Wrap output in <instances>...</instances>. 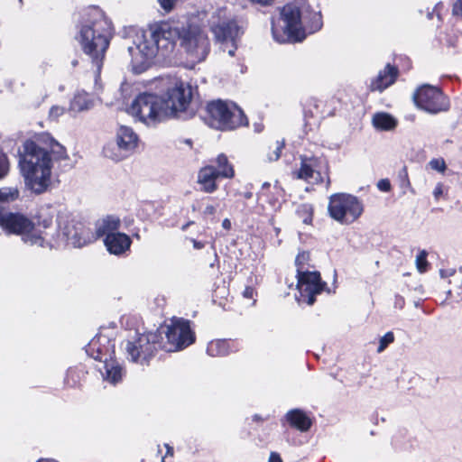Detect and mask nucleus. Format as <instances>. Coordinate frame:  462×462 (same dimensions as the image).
Returning a JSON list of instances; mask_svg holds the SVG:
<instances>
[{
	"mask_svg": "<svg viewBox=\"0 0 462 462\" xmlns=\"http://www.w3.org/2000/svg\"><path fill=\"white\" fill-rule=\"evenodd\" d=\"M67 157L65 147L50 134L44 133L34 141H26L19 161L26 185L35 193L44 192L51 184L53 161Z\"/></svg>",
	"mask_w": 462,
	"mask_h": 462,
	"instance_id": "nucleus-1",
	"label": "nucleus"
},
{
	"mask_svg": "<svg viewBox=\"0 0 462 462\" xmlns=\"http://www.w3.org/2000/svg\"><path fill=\"white\" fill-rule=\"evenodd\" d=\"M192 95V87L179 81L167 91L166 98L149 93L140 94L128 108V113L146 125H154L170 116L187 119Z\"/></svg>",
	"mask_w": 462,
	"mask_h": 462,
	"instance_id": "nucleus-2",
	"label": "nucleus"
},
{
	"mask_svg": "<svg viewBox=\"0 0 462 462\" xmlns=\"http://www.w3.org/2000/svg\"><path fill=\"white\" fill-rule=\"evenodd\" d=\"M283 25H273L274 40L280 43L300 42L307 34L319 31L323 25L320 12L313 11L307 0H293L281 12Z\"/></svg>",
	"mask_w": 462,
	"mask_h": 462,
	"instance_id": "nucleus-3",
	"label": "nucleus"
},
{
	"mask_svg": "<svg viewBox=\"0 0 462 462\" xmlns=\"http://www.w3.org/2000/svg\"><path fill=\"white\" fill-rule=\"evenodd\" d=\"M112 25L98 8H91L79 27L77 40L83 51L90 57L97 71L99 72L105 53L109 46Z\"/></svg>",
	"mask_w": 462,
	"mask_h": 462,
	"instance_id": "nucleus-4",
	"label": "nucleus"
},
{
	"mask_svg": "<svg viewBox=\"0 0 462 462\" xmlns=\"http://www.w3.org/2000/svg\"><path fill=\"white\" fill-rule=\"evenodd\" d=\"M19 196L16 188L5 187L0 189V225L11 233L21 235L24 243L29 245H42V238L35 233H30L33 230V225L30 219L22 214L4 212L3 204L15 200Z\"/></svg>",
	"mask_w": 462,
	"mask_h": 462,
	"instance_id": "nucleus-5",
	"label": "nucleus"
},
{
	"mask_svg": "<svg viewBox=\"0 0 462 462\" xmlns=\"http://www.w3.org/2000/svg\"><path fill=\"white\" fill-rule=\"evenodd\" d=\"M204 119L210 127L218 130H232L248 124L244 112L235 103L220 99L207 105Z\"/></svg>",
	"mask_w": 462,
	"mask_h": 462,
	"instance_id": "nucleus-6",
	"label": "nucleus"
},
{
	"mask_svg": "<svg viewBox=\"0 0 462 462\" xmlns=\"http://www.w3.org/2000/svg\"><path fill=\"white\" fill-rule=\"evenodd\" d=\"M160 338V332L136 334L128 338L123 342L127 359L142 365H148L156 352L161 349Z\"/></svg>",
	"mask_w": 462,
	"mask_h": 462,
	"instance_id": "nucleus-7",
	"label": "nucleus"
},
{
	"mask_svg": "<svg viewBox=\"0 0 462 462\" xmlns=\"http://www.w3.org/2000/svg\"><path fill=\"white\" fill-rule=\"evenodd\" d=\"M155 332L161 333V349L166 352H174L182 349L195 340V335L190 329L189 321L182 319L172 320L165 328H160Z\"/></svg>",
	"mask_w": 462,
	"mask_h": 462,
	"instance_id": "nucleus-8",
	"label": "nucleus"
},
{
	"mask_svg": "<svg viewBox=\"0 0 462 462\" xmlns=\"http://www.w3.org/2000/svg\"><path fill=\"white\" fill-rule=\"evenodd\" d=\"M178 38L180 46L194 61H202L209 52V40L207 33L196 24L180 28Z\"/></svg>",
	"mask_w": 462,
	"mask_h": 462,
	"instance_id": "nucleus-9",
	"label": "nucleus"
},
{
	"mask_svg": "<svg viewBox=\"0 0 462 462\" xmlns=\"http://www.w3.org/2000/svg\"><path fill=\"white\" fill-rule=\"evenodd\" d=\"M328 209L332 218L347 225L362 215L364 205L356 196L337 193L330 196Z\"/></svg>",
	"mask_w": 462,
	"mask_h": 462,
	"instance_id": "nucleus-10",
	"label": "nucleus"
},
{
	"mask_svg": "<svg viewBox=\"0 0 462 462\" xmlns=\"http://www.w3.org/2000/svg\"><path fill=\"white\" fill-rule=\"evenodd\" d=\"M127 51L132 58V64L137 72H142L150 65L152 60L158 54L156 41L152 39L150 31L137 35L134 45L128 46Z\"/></svg>",
	"mask_w": 462,
	"mask_h": 462,
	"instance_id": "nucleus-11",
	"label": "nucleus"
},
{
	"mask_svg": "<svg viewBox=\"0 0 462 462\" xmlns=\"http://www.w3.org/2000/svg\"><path fill=\"white\" fill-rule=\"evenodd\" d=\"M211 32L217 42L221 43L223 51L233 57L237 49L236 41L244 33L243 26L235 18L218 21L211 24Z\"/></svg>",
	"mask_w": 462,
	"mask_h": 462,
	"instance_id": "nucleus-12",
	"label": "nucleus"
},
{
	"mask_svg": "<svg viewBox=\"0 0 462 462\" xmlns=\"http://www.w3.org/2000/svg\"><path fill=\"white\" fill-rule=\"evenodd\" d=\"M415 105L428 113L437 114L447 111L449 107L448 99L439 88L425 84L413 94Z\"/></svg>",
	"mask_w": 462,
	"mask_h": 462,
	"instance_id": "nucleus-13",
	"label": "nucleus"
},
{
	"mask_svg": "<svg viewBox=\"0 0 462 462\" xmlns=\"http://www.w3.org/2000/svg\"><path fill=\"white\" fill-rule=\"evenodd\" d=\"M138 137L132 128L121 126L117 131L116 143L106 144L104 155L113 161L118 162L131 155L137 147Z\"/></svg>",
	"mask_w": 462,
	"mask_h": 462,
	"instance_id": "nucleus-14",
	"label": "nucleus"
},
{
	"mask_svg": "<svg viewBox=\"0 0 462 462\" xmlns=\"http://www.w3.org/2000/svg\"><path fill=\"white\" fill-rule=\"evenodd\" d=\"M297 178L304 180L311 184H320L323 182V174L328 176L327 162L315 156H300V167L296 172Z\"/></svg>",
	"mask_w": 462,
	"mask_h": 462,
	"instance_id": "nucleus-15",
	"label": "nucleus"
},
{
	"mask_svg": "<svg viewBox=\"0 0 462 462\" xmlns=\"http://www.w3.org/2000/svg\"><path fill=\"white\" fill-rule=\"evenodd\" d=\"M298 288L301 296H307L308 305L314 304L316 295L321 293L326 287V282H323L319 272L307 271L303 273L297 274Z\"/></svg>",
	"mask_w": 462,
	"mask_h": 462,
	"instance_id": "nucleus-16",
	"label": "nucleus"
},
{
	"mask_svg": "<svg viewBox=\"0 0 462 462\" xmlns=\"http://www.w3.org/2000/svg\"><path fill=\"white\" fill-rule=\"evenodd\" d=\"M63 235L75 247H82L97 239L96 233L94 234L82 222L74 220L64 226Z\"/></svg>",
	"mask_w": 462,
	"mask_h": 462,
	"instance_id": "nucleus-17",
	"label": "nucleus"
},
{
	"mask_svg": "<svg viewBox=\"0 0 462 462\" xmlns=\"http://www.w3.org/2000/svg\"><path fill=\"white\" fill-rule=\"evenodd\" d=\"M179 31L180 28L171 30L167 24L150 31L152 39L156 41L158 53L161 52L162 56H166L168 52L173 50L175 46L174 38L178 36Z\"/></svg>",
	"mask_w": 462,
	"mask_h": 462,
	"instance_id": "nucleus-18",
	"label": "nucleus"
},
{
	"mask_svg": "<svg viewBox=\"0 0 462 462\" xmlns=\"http://www.w3.org/2000/svg\"><path fill=\"white\" fill-rule=\"evenodd\" d=\"M114 344L106 336H97L88 344L87 352H90L93 358L103 361L114 353Z\"/></svg>",
	"mask_w": 462,
	"mask_h": 462,
	"instance_id": "nucleus-19",
	"label": "nucleus"
},
{
	"mask_svg": "<svg viewBox=\"0 0 462 462\" xmlns=\"http://www.w3.org/2000/svg\"><path fill=\"white\" fill-rule=\"evenodd\" d=\"M104 243L110 254H121L130 248L132 241L127 235L119 232L107 235Z\"/></svg>",
	"mask_w": 462,
	"mask_h": 462,
	"instance_id": "nucleus-20",
	"label": "nucleus"
},
{
	"mask_svg": "<svg viewBox=\"0 0 462 462\" xmlns=\"http://www.w3.org/2000/svg\"><path fill=\"white\" fill-rule=\"evenodd\" d=\"M103 366L99 368L104 379L113 384L120 382L124 375L122 365L113 359L112 356L106 357L103 361Z\"/></svg>",
	"mask_w": 462,
	"mask_h": 462,
	"instance_id": "nucleus-21",
	"label": "nucleus"
},
{
	"mask_svg": "<svg viewBox=\"0 0 462 462\" xmlns=\"http://www.w3.org/2000/svg\"><path fill=\"white\" fill-rule=\"evenodd\" d=\"M220 176L213 165H208L200 169L198 173V183L200 189L206 193H212L217 189L216 180Z\"/></svg>",
	"mask_w": 462,
	"mask_h": 462,
	"instance_id": "nucleus-22",
	"label": "nucleus"
},
{
	"mask_svg": "<svg viewBox=\"0 0 462 462\" xmlns=\"http://www.w3.org/2000/svg\"><path fill=\"white\" fill-rule=\"evenodd\" d=\"M397 74V69L388 64L383 70L379 72L376 79L371 83V89L373 91L378 90L382 92L394 83Z\"/></svg>",
	"mask_w": 462,
	"mask_h": 462,
	"instance_id": "nucleus-23",
	"label": "nucleus"
},
{
	"mask_svg": "<svg viewBox=\"0 0 462 462\" xmlns=\"http://www.w3.org/2000/svg\"><path fill=\"white\" fill-rule=\"evenodd\" d=\"M285 418L292 428H295L301 432L308 431L312 424L311 420L303 411L300 409H293L289 411L286 413Z\"/></svg>",
	"mask_w": 462,
	"mask_h": 462,
	"instance_id": "nucleus-24",
	"label": "nucleus"
},
{
	"mask_svg": "<svg viewBox=\"0 0 462 462\" xmlns=\"http://www.w3.org/2000/svg\"><path fill=\"white\" fill-rule=\"evenodd\" d=\"M237 350L235 341L226 339L211 341L207 347V352L211 356H226Z\"/></svg>",
	"mask_w": 462,
	"mask_h": 462,
	"instance_id": "nucleus-25",
	"label": "nucleus"
},
{
	"mask_svg": "<svg viewBox=\"0 0 462 462\" xmlns=\"http://www.w3.org/2000/svg\"><path fill=\"white\" fill-rule=\"evenodd\" d=\"M120 227V219L116 216H107L97 223V238L106 236L109 234H116Z\"/></svg>",
	"mask_w": 462,
	"mask_h": 462,
	"instance_id": "nucleus-26",
	"label": "nucleus"
},
{
	"mask_svg": "<svg viewBox=\"0 0 462 462\" xmlns=\"http://www.w3.org/2000/svg\"><path fill=\"white\" fill-rule=\"evenodd\" d=\"M53 213L51 211V208H42L39 212H38V215L36 216V222H32L30 220V222L33 225V230L30 231V233H35L36 235L40 236L43 242H42V245H39V244H33L32 245H39V246H44V238L38 233V230L36 229L35 227V225H37L38 226H42L43 228H48L50 227L51 225H52V222H53Z\"/></svg>",
	"mask_w": 462,
	"mask_h": 462,
	"instance_id": "nucleus-27",
	"label": "nucleus"
},
{
	"mask_svg": "<svg viewBox=\"0 0 462 462\" xmlns=\"http://www.w3.org/2000/svg\"><path fill=\"white\" fill-rule=\"evenodd\" d=\"M93 106V100L89 95L84 91L78 92L70 101L69 110L72 112H82L88 110Z\"/></svg>",
	"mask_w": 462,
	"mask_h": 462,
	"instance_id": "nucleus-28",
	"label": "nucleus"
},
{
	"mask_svg": "<svg viewBox=\"0 0 462 462\" xmlns=\"http://www.w3.org/2000/svg\"><path fill=\"white\" fill-rule=\"evenodd\" d=\"M372 123L374 127L380 131H391L397 125L396 119L383 112L374 115Z\"/></svg>",
	"mask_w": 462,
	"mask_h": 462,
	"instance_id": "nucleus-29",
	"label": "nucleus"
},
{
	"mask_svg": "<svg viewBox=\"0 0 462 462\" xmlns=\"http://www.w3.org/2000/svg\"><path fill=\"white\" fill-rule=\"evenodd\" d=\"M217 173L221 178L231 179L235 175V171L232 164L228 162L227 157L221 153L216 159Z\"/></svg>",
	"mask_w": 462,
	"mask_h": 462,
	"instance_id": "nucleus-30",
	"label": "nucleus"
},
{
	"mask_svg": "<svg viewBox=\"0 0 462 462\" xmlns=\"http://www.w3.org/2000/svg\"><path fill=\"white\" fill-rule=\"evenodd\" d=\"M310 261V253L307 251H302L298 254L295 259V265L297 267V274L303 273L307 272L306 265Z\"/></svg>",
	"mask_w": 462,
	"mask_h": 462,
	"instance_id": "nucleus-31",
	"label": "nucleus"
},
{
	"mask_svg": "<svg viewBox=\"0 0 462 462\" xmlns=\"http://www.w3.org/2000/svg\"><path fill=\"white\" fill-rule=\"evenodd\" d=\"M427 252L422 250L416 257V266L420 273H425L428 267Z\"/></svg>",
	"mask_w": 462,
	"mask_h": 462,
	"instance_id": "nucleus-32",
	"label": "nucleus"
},
{
	"mask_svg": "<svg viewBox=\"0 0 462 462\" xmlns=\"http://www.w3.org/2000/svg\"><path fill=\"white\" fill-rule=\"evenodd\" d=\"M394 341V335L393 332H387L380 338L377 353H382L384 349Z\"/></svg>",
	"mask_w": 462,
	"mask_h": 462,
	"instance_id": "nucleus-33",
	"label": "nucleus"
},
{
	"mask_svg": "<svg viewBox=\"0 0 462 462\" xmlns=\"http://www.w3.org/2000/svg\"><path fill=\"white\" fill-rule=\"evenodd\" d=\"M284 147V142L277 141L274 144V148L271 153L268 154V160L270 162L277 161L281 156V152Z\"/></svg>",
	"mask_w": 462,
	"mask_h": 462,
	"instance_id": "nucleus-34",
	"label": "nucleus"
},
{
	"mask_svg": "<svg viewBox=\"0 0 462 462\" xmlns=\"http://www.w3.org/2000/svg\"><path fill=\"white\" fill-rule=\"evenodd\" d=\"M432 170L443 172L446 170V163L443 159H432L429 162Z\"/></svg>",
	"mask_w": 462,
	"mask_h": 462,
	"instance_id": "nucleus-35",
	"label": "nucleus"
},
{
	"mask_svg": "<svg viewBox=\"0 0 462 462\" xmlns=\"http://www.w3.org/2000/svg\"><path fill=\"white\" fill-rule=\"evenodd\" d=\"M160 6L167 13L171 12L177 0H158Z\"/></svg>",
	"mask_w": 462,
	"mask_h": 462,
	"instance_id": "nucleus-36",
	"label": "nucleus"
},
{
	"mask_svg": "<svg viewBox=\"0 0 462 462\" xmlns=\"http://www.w3.org/2000/svg\"><path fill=\"white\" fill-rule=\"evenodd\" d=\"M63 113H64V108L63 107H60V106H53L50 109L49 116L51 119L55 120V119L59 118L61 115H63Z\"/></svg>",
	"mask_w": 462,
	"mask_h": 462,
	"instance_id": "nucleus-37",
	"label": "nucleus"
},
{
	"mask_svg": "<svg viewBox=\"0 0 462 462\" xmlns=\"http://www.w3.org/2000/svg\"><path fill=\"white\" fill-rule=\"evenodd\" d=\"M452 14L456 16H461L462 17V0H457L452 8Z\"/></svg>",
	"mask_w": 462,
	"mask_h": 462,
	"instance_id": "nucleus-38",
	"label": "nucleus"
},
{
	"mask_svg": "<svg viewBox=\"0 0 462 462\" xmlns=\"http://www.w3.org/2000/svg\"><path fill=\"white\" fill-rule=\"evenodd\" d=\"M377 187L380 190L387 192L391 189V183L387 179H383L378 181Z\"/></svg>",
	"mask_w": 462,
	"mask_h": 462,
	"instance_id": "nucleus-39",
	"label": "nucleus"
},
{
	"mask_svg": "<svg viewBox=\"0 0 462 462\" xmlns=\"http://www.w3.org/2000/svg\"><path fill=\"white\" fill-rule=\"evenodd\" d=\"M6 158L4 155H0V179L6 174Z\"/></svg>",
	"mask_w": 462,
	"mask_h": 462,
	"instance_id": "nucleus-40",
	"label": "nucleus"
},
{
	"mask_svg": "<svg viewBox=\"0 0 462 462\" xmlns=\"http://www.w3.org/2000/svg\"><path fill=\"white\" fill-rule=\"evenodd\" d=\"M243 295L245 298H247V299H253L254 298V290L253 287H250V286H247L244 292H243Z\"/></svg>",
	"mask_w": 462,
	"mask_h": 462,
	"instance_id": "nucleus-41",
	"label": "nucleus"
},
{
	"mask_svg": "<svg viewBox=\"0 0 462 462\" xmlns=\"http://www.w3.org/2000/svg\"><path fill=\"white\" fill-rule=\"evenodd\" d=\"M455 270L453 269H448V270H440L439 274L442 278H447L449 276H453L455 274Z\"/></svg>",
	"mask_w": 462,
	"mask_h": 462,
	"instance_id": "nucleus-42",
	"label": "nucleus"
},
{
	"mask_svg": "<svg viewBox=\"0 0 462 462\" xmlns=\"http://www.w3.org/2000/svg\"><path fill=\"white\" fill-rule=\"evenodd\" d=\"M269 462H282V460L278 453L272 452L269 457Z\"/></svg>",
	"mask_w": 462,
	"mask_h": 462,
	"instance_id": "nucleus-43",
	"label": "nucleus"
},
{
	"mask_svg": "<svg viewBox=\"0 0 462 462\" xmlns=\"http://www.w3.org/2000/svg\"><path fill=\"white\" fill-rule=\"evenodd\" d=\"M216 212V208L212 205H208L204 209L205 215H214Z\"/></svg>",
	"mask_w": 462,
	"mask_h": 462,
	"instance_id": "nucleus-44",
	"label": "nucleus"
},
{
	"mask_svg": "<svg viewBox=\"0 0 462 462\" xmlns=\"http://www.w3.org/2000/svg\"><path fill=\"white\" fill-rule=\"evenodd\" d=\"M442 194V187L441 185H438L434 190H433V195L435 197L436 199H439V197Z\"/></svg>",
	"mask_w": 462,
	"mask_h": 462,
	"instance_id": "nucleus-45",
	"label": "nucleus"
},
{
	"mask_svg": "<svg viewBox=\"0 0 462 462\" xmlns=\"http://www.w3.org/2000/svg\"><path fill=\"white\" fill-rule=\"evenodd\" d=\"M192 243L195 249H202L205 246V244L203 242L197 241L195 239L192 240Z\"/></svg>",
	"mask_w": 462,
	"mask_h": 462,
	"instance_id": "nucleus-46",
	"label": "nucleus"
},
{
	"mask_svg": "<svg viewBox=\"0 0 462 462\" xmlns=\"http://www.w3.org/2000/svg\"><path fill=\"white\" fill-rule=\"evenodd\" d=\"M253 3L259 4L261 5H269L273 0H251Z\"/></svg>",
	"mask_w": 462,
	"mask_h": 462,
	"instance_id": "nucleus-47",
	"label": "nucleus"
},
{
	"mask_svg": "<svg viewBox=\"0 0 462 462\" xmlns=\"http://www.w3.org/2000/svg\"><path fill=\"white\" fill-rule=\"evenodd\" d=\"M222 226L225 229H229L231 227V222L229 221V219H227V218L224 219L222 222Z\"/></svg>",
	"mask_w": 462,
	"mask_h": 462,
	"instance_id": "nucleus-48",
	"label": "nucleus"
},
{
	"mask_svg": "<svg viewBox=\"0 0 462 462\" xmlns=\"http://www.w3.org/2000/svg\"><path fill=\"white\" fill-rule=\"evenodd\" d=\"M165 446H166V448H167V453L166 454L172 456L173 448L171 446H169L168 444H166Z\"/></svg>",
	"mask_w": 462,
	"mask_h": 462,
	"instance_id": "nucleus-49",
	"label": "nucleus"
},
{
	"mask_svg": "<svg viewBox=\"0 0 462 462\" xmlns=\"http://www.w3.org/2000/svg\"><path fill=\"white\" fill-rule=\"evenodd\" d=\"M245 199H249L252 198V192H245L244 194Z\"/></svg>",
	"mask_w": 462,
	"mask_h": 462,
	"instance_id": "nucleus-50",
	"label": "nucleus"
},
{
	"mask_svg": "<svg viewBox=\"0 0 462 462\" xmlns=\"http://www.w3.org/2000/svg\"><path fill=\"white\" fill-rule=\"evenodd\" d=\"M268 187H270V183L269 182L263 183V186H262L263 189H267Z\"/></svg>",
	"mask_w": 462,
	"mask_h": 462,
	"instance_id": "nucleus-51",
	"label": "nucleus"
},
{
	"mask_svg": "<svg viewBox=\"0 0 462 462\" xmlns=\"http://www.w3.org/2000/svg\"><path fill=\"white\" fill-rule=\"evenodd\" d=\"M71 64H72L73 67H76L78 65V60H73L71 61Z\"/></svg>",
	"mask_w": 462,
	"mask_h": 462,
	"instance_id": "nucleus-52",
	"label": "nucleus"
},
{
	"mask_svg": "<svg viewBox=\"0 0 462 462\" xmlns=\"http://www.w3.org/2000/svg\"><path fill=\"white\" fill-rule=\"evenodd\" d=\"M457 288L459 289L460 292L462 293V280L460 281V283L457 284Z\"/></svg>",
	"mask_w": 462,
	"mask_h": 462,
	"instance_id": "nucleus-53",
	"label": "nucleus"
},
{
	"mask_svg": "<svg viewBox=\"0 0 462 462\" xmlns=\"http://www.w3.org/2000/svg\"><path fill=\"white\" fill-rule=\"evenodd\" d=\"M185 143H186L187 144H189V145H190V144H191V140L187 139V140L185 141Z\"/></svg>",
	"mask_w": 462,
	"mask_h": 462,
	"instance_id": "nucleus-54",
	"label": "nucleus"
},
{
	"mask_svg": "<svg viewBox=\"0 0 462 462\" xmlns=\"http://www.w3.org/2000/svg\"><path fill=\"white\" fill-rule=\"evenodd\" d=\"M330 184V180L329 178L328 177V180H327V187H328V185Z\"/></svg>",
	"mask_w": 462,
	"mask_h": 462,
	"instance_id": "nucleus-55",
	"label": "nucleus"
},
{
	"mask_svg": "<svg viewBox=\"0 0 462 462\" xmlns=\"http://www.w3.org/2000/svg\"><path fill=\"white\" fill-rule=\"evenodd\" d=\"M189 225V224H187V225L183 226L182 229L185 230L188 227Z\"/></svg>",
	"mask_w": 462,
	"mask_h": 462,
	"instance_id": "nucleus-56",
	"label": "nucleus"
},
{
	"mask_svg": "<svg viewBox=\"0 0 462 462\" xmlns=\"http://www.w3.org/2000/svg\"><path fill=\"white\" fill-rule=\"evenodd\" d=\"M254 420H259V417L257 415H255Z\"/></svg>",
	"mask_w": 462,
	"mask_h": 462,
	"instance_id": "nucleus-57",
	"label": "nucleus"
},
{
	"mask_svg": "<svg viewBox=\"0 0 462 462\" xmlns=\"http://www.w3.org/2000/svg\"><path fill=\"white\" fill-rule=\"evenodd\" d=\"M162 462H165L164 458L162 459Z\"/></svg>",
	"mask_w": 462,
	"mask_h": 462,
	"instance_id": "nucleus-58",
	"label": "nucleus"
},
{
	"mask_svg": "<svg viewBox=\"0 0 462 462\" xmlns=\"http://www.w3.org/2000/svg\"><path fill=\"white\" fill-rule=\"evenodd\" d=\"M19 2L22 4V3H23V0H19Z\"/></svg>",
	"mask_w": 462,
	"mask_h": 462,
	"instance_id": "nucleus-59",
	"label": "nucleus"
}]
</instances>
